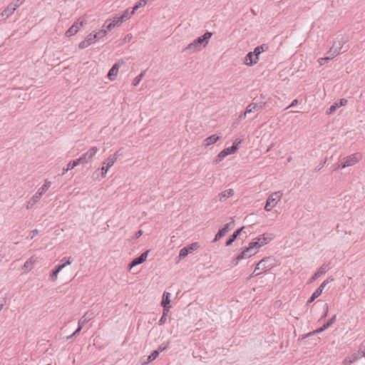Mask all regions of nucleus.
<instances>
[{
	"instance_id": "1",
	"label": "nucleus",
	"mask_w": 365,
	"mask_h": 365,
	"mask_svg": "<svg viewBox=\"0 0 365 365\" xmlns=\"http://www.w3.org/2000/svg\"><path fill=\"white\" fill-rule=\"evenodd\" d=\"M212 35V33L206 31L203 35L197 37L192 43H189L183 51L190 50L193 52L200 51L207 45Z\"/></svg>"
},
{
	"instance_id": "2",
	"label": "nucleus",
	"mask_w": 365,
	"mask_h": 365,
	"mask_svg": "<svg viewBox=\"0 0 365 365\" xmlns=\"http://www.w3.org/2000/svg\"><path fill=\"white\" fill-rule=\"evenodd\" d=\"M65 262L62 264H57L54 269H53L50 273L49 279L51 282H55L57 279L58 273L66 266L68 264H71L73 262L71 259V257H68L66 259V257H63L61 260V262Z\"/></svg>"
},
{
	"instance_id": "3",
	"label": "nucleus",
	"mask_w": 365,
	"mask_h": 365,
	"mask_svg": "<svg viewBox=\"0 0 365 365\" xmlns=\"http://www.w3.org/2000/svg\"><path fill=\"white\" fill-rule=\"evenodd\" d=\"M334 280V277L332 276H330L326 280H324L322 284L321 285L312 293V294L311 295V297L309 298V299L307 300V304L306 305L307 306H309L311 303H312L317 297H319L322 292H323V289H324V287H326V285L331 282H333Z\"/></svg>"
},
{
	"instance_id": "4",
	"label": "nucleus",
	"mask_w": 365,
	"mask_h": 365,
	"mask_svg": "<svg viewBox=\"0 0 365 365\" xmlns=\"http://www.w3.org/2000/svg\"><path fill=\"white\" fill-rule=\"evenodd\" d=\"M275 266V259L272 257H264L261 259L255 267V270L262 269L266 271L271 269Z\"/></svg>"
},
{
	"instance_id": "5",
	"label": "nucleus",
	"mask_w": 365,
	"mask_h": 365,
	"mask_svg": "<svg viewBox=\"0 0 365 365\" xmlns=\"http://www.w3.org/2000/svg\"><path fill=\"white\" fill-rule=\"evenodd\" d=\"M362 159V154L361 153H355L349 156L343 158L342 168H346L354 165L359 163Z\"/></svg>"
},
{
	"instance_id": "6",
	"label": "nucleus",
	"mask_w": 365,
	"mask_h": 365,
	"mask_svg": "<svg viewBox=\"0 0 365 365\" xmlns=\"http://www.w3.org/2000/svg\"><path fill=\"white\" fill-rule=\"evenodd\" d=\"M281 195L279 192L272 193L271 195L268 197L266 201V204L264 206V210L266 211H270L272 208L276 206L277 202L280 200Z\"/></svg>"
},
{
	"instance_id": "7",
	"label": "nucleus",
	"mask_w": 365,
	"mask_h": 365,
	"mask_svg": "<svg viewBox=\"0 0 365 365\" xmlns=\"http://www.w3.org/2000/svg\"><path fill=\"white\" fill-rule=\"evenodd\" d=\"M199 247L200 246L197 242H193L186 247H184L180 250L178 257L180 259L185 258L190 253H192L193 251L197 250Z\"/></svg>"
},
{
	"instance_id": "8",
	"label": "nucleus",
	"mask_w": 365,
	"mask_h": 365,
	"mask_svg": "<svg viewBox=\"0 0 365 365\" xmlns=\"http://www.w3.org/2000/svg\"><path fill=\"white\" fill-rule=\"evenodd\" d=\"M149 252H150V250H148L145 251L144 252H143L138 257L134 258L128 264L129 269H131L133 267L140 264L143 263L144 262H145Z\"/></svg>"
},
{
	"instance_id": "9",
	"label": "nucleus",
	"mask_w": 365,
	"mask_h": 365,
	"mask_svg": "<svg viewBox=\"0 0 365 365\" xmlns=\"http://www.w3.org/2000/svg\"><path fill=\"white\" fill-rule=\"evenodd\" d=\"M266 105L265 101H258L255 103H250L246 108V113H254L262 110Z\"/></svg>"
},
{
	"instance_id": "10",
	"label": "nucleus",
	"mask_w": 365,
	"mask_h": 365,
	"mask_svg": "<svg viewBox=\"0 0 365 365\" xmlns=\"http://www.w3.org/2000/svg\"><path fill=\"white\" fill-rule=\"evenodd\" d=\"M121 24L119 17L114 16L112 19H107L103 25V28H106L107 31H110L113 29L120 26Z\"/></svg>"
},
{
	"instance_id": "11",
	"label": "nucleus",
	"mask_w": 365,
	"mask_h": 365,
	"mask_svg": "<svg viewBox=\"0 0 365 365\" xmlns=\"http://www.w3.org/2000/svg\"><path fill=\"white\" fill-rule=\"evenodd\" d=\"M84 22L83 21L74 22L73 25L66 31V36L68 37L75 35L83 26Z\"/></svg>"
},
{
	"instance_id": "12",
	"label": "nucleus",
	"mask_w": 365,
	"mask_h": 365,
	"mask_svg": "<svg viewBox=\"0 0 365 365\" xmlns=\"http://www.w3.org/2000/svg\"><path fill=\"white\" fill-rule=\"evenodd\" d=\"M125 62L123 60H120L118 62L113 64V66L110 68L107 76L110 81H113L115 79L120 66L121 64H123Z\"/></svg>"
},
{
	"instance_id": "13",
	"label": "nucleus",
	"mask_w": 365,
	"mask_h": 365,
	"mask_svg": "<svg viewBox=\"0 0 365 365\" xmlns=\"http://www.w3.org/2000/svg\"><path fill=\"white\" fill-rule=\"evenodd\" d=\"M329 269V264H323L318 270L309 279L308 284L312 283L317 279H318L320 276L325 274L328 269Z\"/></svg>"
},
{
	"instance_id": "14",
	"label": "nucleus",
	"mask_w": 365,
	"mask_h": 365,
	"mask_svg": "<svg viewBox=\"0 0 365 365\" xmlns=\"http://www.w3.org/2000/svg\"><path fill=\"white\" fill-rule=\"evenodd\" d=\"M274 238V235L272 233H264L259 235L258 237L255 238L259 241L260 247H263L267 245L269 242H271Z\"/></svg>"
},
{
	"instance_id": "15",
	"label": "nucleus",
	"mask_w": 365,
	"mask_h": 365,
	"mask_svg": "<svg viewBox=\"0 0 365 365\" xmlns=\"http://www.w3.org/2000/svg\"><path fill=\"white\" fill-rule=\"evenodd\" d=\"M348 101L345 98H341L339 101L334 103L327 110V114H332L336 110L341 106H346Z\"/></svg>"
},
{
	"instance_id": "16",
	"label": "nucleus",
	"mask_w": 365,
	"mask_h": 365,
	"mask_svg": "<svg viewBox=\"0 0 365 365\" xmlns=\"http://www.w3.org/2000/svg\"><path fill=\"white\" fill-rule=\"evenodd\" d=\"M244 228H245V227L242 226V227L237 229L231 235H230L225 242V246L229 247V246L232 245V243L240 235V234H241L242 231L244 230Z\"/></svg>"
},
{
	"instance_id": "17",
	"label": "nucleus",
	"mask_w": 365,
	"mask_h": 365,
	"mask_svg": "<svg viewBox=\"0 0 365 365\" xmlns=\"http://www.w3.org/2000/svg\"><path fill=\"white\" fill-rule=\"evenodd\" d=\"M234 193H235V192H234L233 189L225 190L222 191V192L219 193L216 196V201L224 202L227 198L232 197L234 195Z\"/></svg>"
},
{
	"instance_id": "18",
	"label": "nucleus",
	"mask_w": 365,
	"mask_h": 365,
	"mask_svg": "<svg viewBox=\"0 0 365 365\" xmlns=\"http://www.w3.org/2000/svg\"><path fill=\"white\" fill-rule=\"evenodd\" d=\"M258 61V57H256L252 51L248 52L245 57V63L248 66L255 65Z\"/></svg>"
},
{
	"instance_id": "19",
	"label": "nucleus",
	"mask_w": 365,
	"mask_h": 365,
	"mask_svg": "<svg viewBox=\"0 0 365 365\" xmlns=\"http://www.w3.org/2000/svg\"><path fill=\"white\" fill-rule=\"evenodd\" d=\"M159 353L156 350H153L149 356H148L146 358L145 356H143L142 359V365H147L151 361H154L158 356Z\"/></svg>"
},
{
	"instance_id": "20",
	"label": "nucleus",
	"mask_w": 365,
	"mask_h": 365,
	"mask_svg": "<svg viewBox=\"0 0 365 365\" xmlns=\"http://www.w3.org/2000/svg\"><path fill=\"white\" fill-rule=\"evenodd\" d=\"M269 48V46L267 43H262V45L255 47L254 51L252 52L256 57H258V59H259V55L264 51H267Z\"/></svg>"
},
{
	"instance_id": "21",
	"label": "nucleus",
	"mask_w": 365,
	"mask_h": 365,
	"mask_svg": "<svg viewBox=\"0 0 365 365\" xmlns=\"http://www.w3.org/2000/svg\"><path fill=\"white\" fill-rule=\"evenodd\" d=\"M17 9L16 4H14V3H10L7 7L2 11L1 16H6V17H9L10 15H11L14 11Z\"/></svg>"
},
{
	"instance_id": "22",
	"label": "nucleus",
	"mask_w": 365,
	"mask_h": 365,
	"mask_svg": "<svg viewBox=\"0 0 365 365\" xmlns=\"http://www.w3.org/2000/svg\"><path fill=\"white\" fill-rule=\"evenodd\" d=\"M341 48V43H339V46H336V42L333 44V46L331 47L329 51H328V53L330 54V57H332V58L337 56L340 53V49Z\"/></svg>"
},
{
	"instance_id": "23",
	"label": "nucleus",
	"mask_w": 365,
	"mask_h": 365,
	"mask_svg": "<svg viewBox=\"0 0 365 365\" xmlns=\"http://www.w3.org/2000/svg\"><path fill=\"white\" fill-rule=\"evenodd\" d=\"M220 138V136L217 134H213L207 138L205 139V145L206 147L211 145L214 143H215Z\"/></svg>"
},
{
	"instance_id": "24",
	"label": "nucleus",
	"mask_w": 365,
	"mask_h": 365,
	"mask_svg": "<svg viewBox=\"0 0 365 365\" xmlns=\"http://www.w3.org/2000/svg\"><path fill=\"white\" fill-rule=\"evenodd\" d=\"M135 14V11L132 9V11H130L129 9H126L123 11V13L121 14V16L119 17L120 23H123L126 20L129 19L132 15Z\"/></svg>"
},
{
	"instance_id": "25",
	"label": "nucleus",
	"mask_w": 365,
	"mask_h": 365,
	"mask_svg": "<svg viewBox=\"0 0 365 365\" xmlns=\"http://www.w3.org/2000/svg\"><path fill=\"white\" fill-rule=\"evenodd\" d=\"M93 313L87 312L78 321V324L83 327L84 324L93 318Z\"/></svg>"
},
{
	"instance_id": "26",
	"label": "nucleus",
	"mask_w": 365,
	"mask_h": 365,
	"mask_svg": "<svg viewBox=\"0 0 365 365\" xmlns=\"http://www.w3.org/2000/svg\"><path fill=\"white\" fill-rule=\"evenodd\" d=\"M171 294L170 292H165L163 294L161 306H170Z\"/></svg>"
},
{
	"instance_id": "27",
	"label": "nucleus",
	"mask_w": 365,
	"mask_h": 365,
	"mask_svg": "<svg viewBox=\"0 0 365 365\" xmlns=\"http://www.w3.org/2000/svg\"><path fill=\"white\" fill-rule=\"evenodd\" d=\"M250 250L245 247L243 250L237 255V260H242L245 258L250 257L252 255L249 254Z\"/></svg>"
},
{
	"instance_id": "28",
	"label": "nucleus",
	"mask_w": 365,
	"mask_h": 365,
	"mask_svg": "<svg viewBox=\"0 0 365 365\" xmlns=\"http://www.w3.org/2000/svg\"><path fill=\"white\" fill-rule=\"evenodd\" d=\"M51 182L46 180L44 184L38 190L39 195H43L47 190L51 187Z\"/></svg>"
},
{
	"instance_id": "29",
	"label": "nucleus",
	"mask_w": 365,
	"mask_h": 365,
	"mask_svg": "<svg viewBox=\"0 0 365 365\" xmlns=\"http://www.w3.org/2000/svg\"><path fill=\"white\" fill-rule=\"evenodd\" d=\"M250 251L253 249H258L260 248V245L259 241L257 240H253L248 244V247H246Z\"/></svg>"
},
{
	"instance_id": "30",
	"label": "nucleus",
	"mask_w": 365,
	"mask_h": 365,
	"mask_svg": "<svg viewBox=\"0 0 365 365\" xmlns=\"http://www.w3.org/2000/svg\"><path fill=\"white\" fill-rule=\"evenodd\" d=\"M116 161L115 157H111L110 155L103 162V165L107 166V169H109Z\"/></svg>"
},
{
	"instance_id": "31",
	"label": "nucleus",
	"mask_w": 365,
	"mask_h": 365,
	"mask_svg": "<svg viewBox=\"0 0 365 365\" xmlns=\"http://www.w3.org/2000/svg\"><path fill=\"white\" fill-rule=\"evenodd\" d=\"M145 75V71L144 72H141L138 76H137L133 81L132 82V85L133 86H137L139 83L142 81L143 76Z\"/></svg>"
},
{
	"instance_id": "32",
	"label": "nucleus",
	"mask_w": 365,
	"mask_h": 365,
	"mask_svg": "<svg viewBox=\"0 0 365 365\" xmlns=\"http://www.w3.org/2000/svg\"><path fill=\"white\" fill-rule=\"evenodd\" d=\"M107 29L106 28H103L102 29L99 30L98 32L93 33L94 35H96V39H100L103 37H104L107 32Z\"/></svg>"
},
{
	"instance_id": "33",
	"label": "nucleus",
	"mask_w": 365,
	"mask_h": 365,
	"mask_svg": "<svg viewBox=\"0 0 365 365\" xmlns=\"http://www.w3.org/2000/svg\"><path fill=\"white\" fill-rule=\"evenodd\" d=\"M98 151L97 147L94 146L91 148L86 153L88 155V158H90L91 160L93 158V156L96 155V153Z\"/></svg>"
},
{
	"instance_id": "34",
	"label": "nucleus",
	"mask_w": 365,
	"mask_h": 365,
	"mask_svg": "<svg viewBox=\"0 0 365 365\" xmlns=\"http://www.w3.org/2000/svg\"><path fill=\"white\" fill-rule=\"evenodd\" d=\"M226 235L224 231L220 228L218 232L216 233L215 238L212 241V242H216L219 240H220L222 237H224Z\"/></svg>"
},
{
	"instance_id": "35",
	"label": "nucleus",
	"mask_w": 365,
	"mask_h": 365,
	"mask_svg": "<svg viewBox=\"0 0 365 365\" xmlns=\"http://www.w3.org/2000/svg\"><path fill=\"white\" fill-rule=\"evenodd\" d=\"M147 0H140L139 1L135 4L134 6L132 9L135 12V11H137L138 9H140L142 6H144L147 4Z\"/></svg>"
},
{
	"instance_id": "36",
	"label": "nucleus",
	"mask_w": 365,
	"mask_h": 365,
	"mask_svg": "<svg viewBox=\"0 0 365 365\" xmlns=\"http://www.w3.org/2000/svg\"><path fill=\"white\" fill-rule=\"evenodd\" d=\"M85 40L91 45L94 43L95 41H97L96 35H94L93 33H91L86 37Z\"/></svg>"
},
{
	"instance_id": "37",
	"label": "nucleus",
	"mask_w": 365,
	"mask_h": 365,
	"mask_svg": "<svg viewBox=\"0 0 365 365\" xmlns=\"http://www.w3.org/2000/svg\"><path fill=\"white\" fill-rule=\"evenodd\" d=\"M234 225L235 222L234 221H232L230 222L225 224L221 229L222 230V231L225 232V233L227 234L231 230V228L234 227Z\"/></svg>"
},
{
	"instance_id": "38",
	"label": "nucleus",
	"mask_w": 365,
	"mask_h": 365,
	"mask_svg": "<svg viewBox=\"0 0 365 365\" xmlns=\"http://www.w3.org/2000/svg\"><path fill=\"white\" fill-rule=\"evenodd\" d=\"M234 225L235 222L234 221H232L230 222L225 224L221 229L222 230V231L225 232V233L227 234L231 230V228L234 227Z\"/></svg>"
},
{
	"instance_id": "39",
	"label": "nucleus",
	"mask_w": 365,
	"mask_h": 365,
	"mask_svg": "<svg viewBox=\"0 0 365 365\" xmlns=\"http://www.w3.org/2000/svg\"><path fill=\"white\" fill-rule=\"evenodd\" d=\"M336 319V315H334L331 319H329L324 324V327L326 329L329 328L335 322Z\"/></svg>"
},
{
	"instance_id": "40",
	"label": "nucleus",
	"mask_w": 365,
	"mask_h": 365,
	"mask_svg": "<svg viewBox=\"0 0 365 365\" xmlns=\"http://www.w3.org/2000/svg\"><path fill=\"white\" fill-rule=\"evenodd\" d=\"M77 159L78 160L79 164H86L91 160L90 158H88V155L86 153L83 154L79 158Z\"/></svg>"
},
{
	"instance_id": "41",
	"label": "nucleus",
	"mask_w": 365,
	"mask_h": 365,
	"mask_svg": "<svg viewBox=\"0 0 365 365\" xmlns=\"http://www.w3.org/2000/svg\"><path fill=\"white\" fill-rule=\"evenodd\" d=\"M78 165L80 164L78 163V159L71 160L67 164V170H72Z\"/></svg>"
},
{
	"instance_id": "42",
	"label": "nucleus",
	"mask_w": 365,
	"mask_h": 365,
	"mask_svg": "<svg viewBox=\"0 0 365 365\" xmlns=\"http://www.w3.org/2000/svg\"><path fill=\"white\" fill-rule=\"evenodd\" d=\"M34 263V261L32 260V258L26 260L23 266V268L26 269H31L33 267V264Z\"/></svg>"
},
{
	"instance_id": "43",
	"label": "nucleus",
	"mask_w": 365,
	"mask_h": 365,
	"mask_svg": "<svg viewBox=\"0 0 365 365\" xmlns=\"http://www.w3.org/2000/svg\"><path fill=\"white\" fill-rule=\"evenodd\" d=\"M225 157H227V156L222 150L221 152H220V153L217 155L216 159L215 160V164H218L220 162L223 160V159Z\"/></svg>"
},
{
	"instance_id": "44",
	"label": "nucleus",
	"mask_w": 365,
	"mask_h": 365,
	"mask_svg": "<svg viewBox=\"0 0 365 365\" xmlns=\"http://www.w3.org/2000/svg\"><path fill=\"white\" fill-rule=\"evenodd\" d=\"M42 195H39L38 191H37V192L32 197L29 202H31L32 205L35 204L40 200Z\"/></svg>"
},
{
	"instance_id": "45",
	"label": "nucleus",
	"mask_w": 365,
	"mask_h": 365,
	"mask_svg": "<svg viewBox=\"0 0 365 365\" xmlns=\"http://www.w3.org/2000/svg\"><path fill=\"white\" fill-rule=\"evenodd\" d=\"M331 59H332V57H330L329 56L319 58L318 62L319 63V64L321 66H322V65H324L325 63H327V62H329V61H330Z\"/></svg>"
},
{
	"instance_id": "46",
	"label": "nucleus",
	"mask_w": 365,
	"mask_h": 365,
	"mask_svg": "<svg viewBox=\"0 0 365 365\" xmlns=\"http://www.w3.org/2000/svg\"><path fill=\"white\" fill-rule=\"evenodd\" d=\"M242 143V140L240 139V138H237L235 140L232 145L231 146L232 148H234V150L236 152L238 148H239V145L240 144Z\"/></svg>"
},
{
	"instance_id": "47",
	"label": "nucleus",
	"mask_w": 365,
	"mask_h": 365,
	"mask_svg": "<svg viewBox=\"0 0 365 365\" xmlns=\"http://www.w3.org/2000/svg\"><path fill=\"white\" fill-rule=\"evenodd\" d=\"M222 151L226 155V156L235 153V151L234 150V148H232L231 146L223 149Z\"/></svg>"
},
{
	"instance_id": "48",
	"label": "nucleus",
	"mask_w": 365,
	"mask_h": 365,
	"mask_svg": "<svg viewBox=\"0 0 365 365\" xmlns=\"http://www.w3.org/2000/svg\"><path fill=\"white\" fill-rule=\"evenodd\" d=\"M168 342L166 344L163 343L158 346V349H156V351H158V352L160 354V352L165 351L168 348Z\"/></svg>"
},
{
	"instance_id": "49",
	"label": "nucleus",
	"mask_w": 365,
	"mask_h": 365,
	"mask_svg": "<svg viewBox=\"0 0 365 365\" xmlns=\"http://www.w3.org/2000/svg\"><path fill=\"white\" fill-rule=\"evenodd\" d=\"M316 335L314 333H313V331H310L307 334H302V336H299V340H303V339H305L308 337H310V336H314Z\"/></svg>"
},
{
	"instance_id": "50",
	"label": "nucleus",
	"mask_w": 365,
	"mask_h": 365,
	"mask_svg": "<svg viewBox=\"0 0 365 365\" xmlns=\"http://www.w3.org/2000/svg\"><path fill=\"white\" fill-rule=\"evenodd\" d=\"M328 312H329V307H328V304H324V314L322 315L321 318H320V320H322L324 319H325L327 315H328Z\"/></svg>"
},
{
	"instance_id": "51",
	"label": "nucleus",
	"mask_w": 365,
	"mask_h": 365,
	"mask_svg": "<svg viewBox=\"0 0 365 365\" xmlns=\"http://www.w3.org/2000/svg\"><path fill=\"white\" fill-rule=\"evenodd\" d=\"M88 46H90L89 43L84 39L78 44V48L80 49H83L87 48Z\"/></svg>"
},
{
	"instance_id": "52",
	"label": "nucleus",
	"mask_w": 365,
	"mask_h": 365,
	"mask_svg": "<svg viewBox=\"0 0 365 365\" xmlns=\"http://www.w3.org/2000/svg\"><path fill=\"white\" fill-rule=\"evenodd\" d=\"M163 307V316H168V314L170 311V306H162Z\"/></svg>"
},
{
	"instance_id": "53",
	"label": "nucleus",
	"mask_w": 365,
	"mask_h": 365,
	"mask_svg": "<svg viewBox=\"0 0 365 365\" xmlns=\"http://www.w3.org/2000/svg\"><path fill=\"white\" fill-rule=\"evenodd\" d=\"M108 170V169H107V166H106L105 165L103 164V166L101 168V176H102V178H105L106 177V173H107Z\"/></svg>"
},
{
	"instance_id": "54",
	"label": "nucleus",
	"mask_w": 365,
	"mask_h": 365,
	"mask_svg": "<svg viewBox=\"0 0 365 365\" xmlns=\"http://www.w3.org/2000/svg\"><path fill=\"white\" fill-rule=\"evenodd\" d=\"M325 330H326V329L324 328V327L323 325L321 327L317 329L316 330H314L313 333H314L315 334H318L323 332Z\"/></svg>"
},
{
	"instance_id": "55",
	"label": "nucleus",
	"mask_w": 365,
	"mask_h": 365,
	"mask_svg": "<svg viewBox=\"0 0 365 365\" xmlns=\"http://www.w3.org/2000/svg\"><path fill=\"white\" fill-rule=\"evenodd\" d=\"M166 320H167V317L162 315L160 320L158 321V324L160 326L163 325L165 323Z\"/></svg>"
},
{
	"instance_id": "56",
	"label": "nucleus",
	"mask_w": 365,
	"mask_h": 365,
	"mask_svg": "<svg viewBox=\"0 0 365 365\" xmlns=\"http://www.w3.org/2000/svg\"><path fill=\"white\" fill-rule=\"evenodd\" d=\"M341 165H343V161H342L341 163H336V164L334 165V168H333L332 172H334V171L337 170H338V169H339V168H343Z\"/></svg>"
},
{
	"instance_id": "57",
	"label": "nucleus",
	"mask_w": 365,
	"mask_h": 365,
	"mask_svg": "<svg viewBox=\"0 0 365 365\" xmlns=\"http://www.w3.org/2000/svg\"><path fill=\"white\" fill-rule=\"evenodd\" d=\"M298 103H299V101H298L297 99H294V100H293V101H292V102L291 103V104H290L289 106H287V107L286 108V109H288V108H289L294 107V106H296L297 105H298Z\"/></svg>"
},
{
	"instance_id": "58",
	"label": "nucleus",
	"mask_w": 365,
	"mask_h": 365,
	"mask_svg": "<svg viewBox=\"0 0 365 365\" xmlns=\"http://www.w3.org/2000/svg\"><path fill=\"white\" fill-rule=\"evenodd\" d=\"M82 328H83V327L78 324V328H77V329H76V331L72 334V336H76L78 334H79V332L81 331V330L82 329Z\"/></svg>"
},
{
	"instance_id": "59",
	"label": "nucleus",
	"mask_w": 365,
	"mask_h": 365,
	"mask_svg": "<svg viewBox=\"0 0 365 365\" xmlns=\"http://www.w3.org/2000/svg\"><path fill=\"white\" fill-rule=\"evenodd\" d=\"M132 38H133L132 34H127V35L125 36V38H124V39H123V41H124L125 43V42H128V41H130V39H131Z\"/></svg>"
},
{
	"instance_id": "60",
	"label": "nucleus",
	"mask_w": 365,
	"mask_h": 365,
	"mask_svg": "<svg viewBox=\"0 0 365 365\" xmlns=\"http://www.w3.org/2000/svg\"><path fill=\"white\" fill-rule=\"evenodd\" d=\"M121 150H122V149H121V148H120V149H119V150H117V151H116L113 155H110V156H111V157H115V158H116V159H117V158H118V157L122 154V153H121Z\"/></svg>"
},
{
	"instance_id": "61",
	"label": "nucleus",
	"mask_w": 365,
	"mask_h": 365,
	"mask_svg": "<svg viewBox=\"0 0 365 365\" xmlns=\"http://www.w3.org/2000/svg\"><path fill=\"white\" fill-rule=\"evenodd\" d=\"M257 270H254V272L250 274L249 279L252 278L254 277H257L261 274V272H257Z\"/></svg>"
},
{
	"instance_id": "62",
	"label": "nucleus",
	"mask_w": 365,
	"mask_h": 365,
	"mask_svg": "<svg viewBox=\"0 0 365 365\" xmlns=\"http://www.w3.org/2000/svg\"><path fill=\"white\" fill-rule=\"evenodd\" d=\"M142 235H143V230H139L138 231H137L135 232V237L136 239L139 238Z\"/></svg>"
},
{
	"instance_id": "63",
	"label": "nucleus",
	"mask_w": 365,
	"mask_h": 365,
	"mask_svg": "<svg viewBox=\"0 0 365 365\" xmlns=\"http://www.w3.org/2000/svg\"><path fill=\"white\" fill-rule=\"evenodd\" d=\"M248 113H246V110L242 113L240 115H239V119L240 120H242V119H245V117H246V115Z\"/></svg>"
},
{
	"instance_id": "64",
	"label": "nucleus",
	"mask_w": 365,
	"mask_h": 365,
	"mask_svg": "<svg viewBox=\"0 0 365 365\" xmlns=\"http://www.w3.org/2000/svg\"><path fill=\"white\" fill-rule=\"evenodd\" d=\"M38 230L35 229L34 230L31 231V238H34L36 235H38Z\"/></svg>"
}]
</instances>
